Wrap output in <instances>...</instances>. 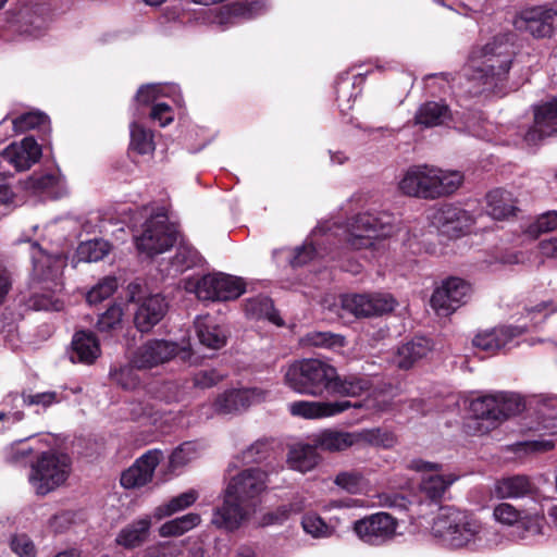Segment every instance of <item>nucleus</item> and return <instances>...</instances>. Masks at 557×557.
Returning <instances> with one entry per match:
<instances>
[{
  "label": "nucleus",
  "mask_w": 557,
  "mask_h": 557,
  "mask_svg": "<svg viewBox=\"0 0 557 557\" xmlns=\"http://www.w3.org/2000/svg\"><path fill=\"white\" fill-rule=\"evenodd\" d=\"M432 534L450 548L483 550L496 547L502 534L480 519L455 507H442L432 524Z\"/></svg>",
  "instance_id": "f257e3e1"
},
{
  "label": "nucleus",
  "mask_w": 557,
  "mask_h": 557,
  "mask_svg": "<svg viewBox=\"0 0 557 557\" xmlns=\"http://www.w3.org/2000/svg\"><path fill=\"white\" fill-rule=\"evenodd\" d=\"M512 58L513 48L508 35L496 36L479 52H473L463 70L471 85L468 91L472 95L484 91L502 94Z\"/></svg>",
  "instance_id": "f03ea898"
},
{
  "label": "nucleus",
  "mask_w": 557,
  "mask_h": 557,
  "mask_svg": "<svg viewBox=\"0 0 557 557\" xmlns=\"http://www.w3.org/2000/svg\"><path fill=\"white\" fill-rule=\"evenodd\" d=\"M395 218L386 211H367L351 216L345 225L336 223H322L324 234H319L315 245L320 244V237H325L322 244L333 237H339L345 247L350 250H375L381 239L391 236L394 232Z\"/></svg>",
  "instance_id": "7ed1b4c3"
},
{
  "label": "nucleus",
  "mask_w": 557,
  "mask_h": 557,
  "mask_svg": "<svg viewBox=\"0 0 557 557\" xmlns=\"http://www.w3.org/2000/svg\"><path fill=\"white\" fill-rule=\"evenodd\" d=\"M30 258L33 283L42 293L35 292L28 300V306L35 310H61L63 302L57 295L63 288L62 273L66 259L61 253H47L37 243L32 244Z\"/></svg>",
  "instance_id": "20e7f679"
},
{
  "label": "nucleus",
  "mask_w": 557,
  "mask_h": 557,
  "mask_svg": "<svg viewBox=\"0 0 557 557\" xmlns=\"http://www.w3.org/2000/svg\"><path fill=\"white\" fill-rule=\"evenodd\" d=\"M459 171H445L432 165L410 166L398 182L399 190L409 197L436 199L455 193L462 184Z\"/></svg>",
  "instance_id": "39448f33"
},
{
  "label": "nucleus",
  "mask_w": 557,
  "mask_h": 557,
  "mask_svg": "<svg viewBox=\"0 0 557 557\" xmlns=\"http://www.w3.org/2000/svg\"><path fill=\"white\" fill-rule=\"evenodd\" d=\"M335 368L320 359H301L284 370V384L292 391L313 397L329 393Z\"/></svg>",
  "instance_id": "423d86ee"
},
{
  "label": "nucleus",
  "mask_w": 557,
  "mask_h": 557,
  "mask_svg": "<svg viewBox=\"0 0 557 557\" xmlns=\"http://www.w3.org/2000/svg\"><path fill=\"white\" fill-rule=\"evenodd\" d=\"M524 405L518 394L497 392L473 399L470 411L478 432L487 433L508 417L519 413Z\"/></svg>",
  "instance_id": "0eeeda50"
},
{
  "label": "nucleus",
  "mask_w": 557,
  "mask_h": 557,
  "mask_svg": "<svg viewBox=\"0 0 557 557\" xmlns=\"http://www.w3.org/2000/svg\"><path fill=\"white\" fill-rule=\"evenodd\" d=\"M71 472V459L66 454L42 453L32 465L29 482L39 495H46L62 485Z\"/></svg>",
  "instance_id": "6e6552de"
},
{
  "label": "nucleus",
  "mask_w": 557,
  "mask_h": 557,
  "mask_svg": "<svg viewBox=\"0 0 557 557\" xmlns=\"http://www.w3.org/2000/svg\"><path fill=\"white\" fill-rule=\"evenodd\" d=\"M493 518L503 525L515 528L520 540L543 534L545 525L543 505L518 509L509 503H499L493 509Z\"/></svg>",
  "instance_id": "1a4fd4ad"
},
{
  "label": "nucleus",
  "mask_w": 557,
  "mask_h": 557,
  "mask_svg": "<svg viewBox=\"0 0 557 557\" xmlns=\"http://www.w3.org/2000/svg\"><path fill=\"white\" fill-rule=\"evenodd\" d=\"M175 242V228L163 213L150 216L144 223L141 234L135 237L138 251L149 257L166 251Z\"/></svg>",
  "instance_id": "9d476101"
},
{
  "label": "nucleus",
  "mask_w": 557,
  "mask_h": 557,
  "mask_svg": "<svg viewBox=\"0 0 557 557\" xmlns=\"http://www.w3.org/2000/svg\"><path fill=\"white\" fill-rule=\"evenodd\" d=\"M190 355L189 344L180 346L171 341L149 339L134 351L131 362L137 370H149L169 362L176 356L187 360Z\"/></svg>",
  "instance_id": "9b49d317"
},
{
  "label": "nucleus",
  "mask_w": 557,
  "mask_h": 557,
  "mask_svg": "<svg viewBox=\"0 0 557 557\" xmlns=\"http://www.w3.org/2000/svg\"><path fill=\"white\" fill-rule=\"evenodd\" d=\"M397 519L383 511L366 516L352 524L356 536L371 546H382L393 541L397 535Z\"/></svg>",
  "instance_id": "f8f14e48"
},
{
  "label": "nucleus",
  "mask_w": 557,
  "mask_h": 557,
  "mask_svg": "<svg viewBox=\"0 0 557 557\" xmlns=\"http://www.w3.org/2000/svg\"><path fill=\"white\" fill-rule=\"evenodd\" d=\"M128 288L131 293L129 301L137 306L134 313V324L139 332H149L164 318L169 304L161 294L137 295L140 289L138 284H131Z\"/></svg>",
  "instance_id": "ddd939ff"
},
{
  "label": "nucleus",
  "mask_w": 557,
  "mask_h": 557,
  "mask_svg": "<svg viewBox=\"0 0 557 557\" xmlns=\"http://www.w3.org/2000/svg\"><path fill=\"white\" fill-rule=\"evenodd\" d=\"M199 299L213 301H227L238 298L245 292L242 278L226 274L205 275L194 287Z\"/></svg>",
  "instance_id": "4468645a"
},
{
  "label": "nucleus",
  "mask_w": 557,
  "mask_h": 557,
  "mask_svg": "<svg viewBox=\"0 0 557 557\" xmlns=\"http://www.w3.org/2000/svg\"><path fill=\"white\" fill-rule=\"evenodd\" d=\"M396 300L391 294H348L341 298L343 310L356 318H369L391 312Z\"/></svg>",
  "instance_id": "2eb2a0df"
},
{
  "label": "nucleus",
  "mask_w": 557,
  "mask_h": 557,
  "mask_svg": "<svg viewBox=\"0 0 557 557\" xmlns=\"http://www.w3.org/2000/svg\"><path fill=\"white\" fill-rule=\"evenodd\" d=\"M471 293L469 283L459 277H449L437 287L431 306L440 315H448L466 304Z\"/></svg>",
  "instance_id": "dca6fc26"
},
{
  "label": "nucleus",
  "mask_w": 557,
  "mask_h": 557,
  "mask_svg": "<svg viewBox=\"0 0 557 557\" xmlns=\"http://www.w3.org/2000/svg\"><path fill=\"white\" fill-rule=\"evenodd\" d=\"M408 467L421 473L420 490L432 500H440L457 480V476L451 473L443 474L440 463L413 459Z\"/></svg>",
  "instance_id": "f3484780"
},
{
  "label": "nucleus",
  "mask_w": 557,
  "mask_h": 557,
  "mask_svg": "<svg viewBox=\"0 0 557 557\" xmlns=\"http://www.w3.org/2000/svg\"><path fill=\"white\" fill-rule=\"evenodd\" d=\"M432 224L444 235L456 238L468 234L474 225L473 215L454 205H443L431 216Z\"/></svg>",
  "instance_id": "a211bd4d"
},
{
  "label": "nucleus",
  "mask_w": 557,
  "mask_h": 557,
  "mask_svg": "<svg viewBox=\"0 0 557 557\" xmlns=\"http://www.w3.org/2000/svg\"><path fill=\"white\" fill-rule=\"evenodd\" d=\"M268 474L259 468H249L232 476L226 485V491L237 497L242 503L252 507L267 488Z\"/></svg>",
  "instance_id": "6ab92c4d"
},
{
  "label": "nucleus",
  "mask_w": 557,
  "mask_h": 557,
  "mask_svg": "<svg viewBox=\"0 0 557 557\" xmlns=\"http://www.w3.org/2000/svg\"><path fill=\"white\" fill-rule=\"evenodd\" d=\"M515 25L533 37H552L557 33V11L546 7H535L521 12Z\"/></svg>",
  "instance_id": "aec40b11"
},
{
  "label": "nucleus",
  "mask_w": 557,
  "mask_h": 557,
  "mask_svg": "<svg viewBox=\"0 0 557 557\" xmlns=\"http://www.w3.org/2000/svg\"><path fill=\"white\" fill-rule=\"evenodd\" d=\"M267 10L264 1H252L247 3H232L209 10L210 22L216 25L221 30L236 25L242 21L251 20L262 14Z\"/></svg>",
  "instance_id": "412c9836"
},
{
  "label": "nucleus",
  "mask_w": 557,
  "mask_h": 557,
  "mask_svg": "<svg viewBox=\"0 0 557 557\" xmlns=\"http://www.w3.org/2000/svg\"><path fill=\"white\" fill-rule=\"evenodd\" d=\"M379 431L345 432L334 429H325L311 436L318 449L325 451H343L358 444L360 441L374 442L375 433Z\"/></svg>",
  "instance_id": "4be33fe9"
},
{
  "label": "nucleus",
  "mask_w": 557,
  "mask_h": 557,
  "mask_svg": "<svg viewBox=\"0 0 557 557\" xmlns=\"http://www.w3.org/2000/svg\"><path fill=\"white\" fill-rule=\"evenodd\" d=\"M268 394V391L259 387L226 391L213 403L214 412L228 414L245 410L253 404L263 401Z\"/></svg>",
  "instance_id": "5701e85b"
},
{
  "label": "nucleus",
  "mask_w": 557,
  "mask_h": 557,
  "mask_svg": "<svg viewBox=\"0 0 557 557\" xmlns=\"http://www.w3.org/2000/svg\"><path fill=\"white\" fill-rule=\"evenodd\" d=\"M162 459V451L151 449L138 458L133 466L121 475V484L125 488H138L148 484L157 466Z\"/></svg>",
  "instance_id": "b1692460"
},
{
  "label": "nucleus",
  "mask_w": 557,
  "mask_h": 557,
  "mask_svg": "<svg viewBox=\"0 0 557 557\" xmlns=\"http://www.w3.org/2000/svg\"><path fill=\"white\" fill-rule=\"evenodd\" d=\"M361 407L360 403H351L349 400L341 401H311V400H297L288 405V410L292 416L300 417L304 419H321L336 416L349 408Z\"/></svg>",
  "instance_id": "393cba45"
},
{
  "label": "nucleus",
  "mask_w": 557,
  "mask_h": 557,
  "mask_svg": "<svg viewBox=\"0 0 557 557\" xmlns=\"http://www.w3.org/2000/svg\"><path fill=\"white\" fill-rule=\"evenodd\" d=\"M251 507L224 491L223 504L213 511L212 523L227 531H234L248 518Z\"/></svg>",
  "instance_id": "a878e982"
},
{
  "label": "nucleus",
  "mask_w": 557,
  "mask_h": 557,
  "mask_svg": "<svg viewBox=\"0 0 557 557\" xmlns=\"http://www.w3.org/2000/svg\"><path fill=\"white\" fill-rule=\"evenodd\" d=\"M557 134V97L537 106L534 111V125L524 135L529 145Z\"/></svg>",
  "instance_id": "bb28decb"
},
{
  "label": "nucleus",
  "mask_w": 557,
  "mask_h": 557,
  "mask_svg": "<svg viewBox=\"0 0 557 557\" xmlns=\"http://www.w3.org/2000/svg\"><path fill=\"white\" fill-rule=\"evenodd\" d=\"M525 331L522 326H500L481 332L473 338V345L488 354H495L500 349L510 347L516 337Z\"/></svg>",
  "instance_id": "cd10ccee"
},
{
  "label": "nucleus",
  "mask_w": 557,
  "mask_h": 557,
  "mask_svg": "<svg viewBox=\"0 0 557 557\" xmlns=\"http://www.w3.org/2000/svg\"><path fill=\"white\" fill-rule=\"evenodd\" d=\"M1 154L15 170L24 171L40 159L41 148L33 137H25L8 146Z\"/></svg>",
  "instance_id": "c85d7f7f"
},
{
  "label": "nucleus",
  "mask_w": 557,
  "mask_h": 557,
  "mask_svg": "<svg viewBox=\"0 0 557 557\" xmlns=\"http://www.w3.org/2000/svg\"><path fill=\"white\" fill-rule=\"evenodd\" d=\"M495 495L500 499L532 497L534 506L541 505L535 495L534 486L525 475H512L499 479L494 486Z\"/></svg>",
  "instance_id": "c756f323"
},
{
  "label": "nucleus",
  "mask_w": 557,
  "mask_h": 557,
  "mask_svg": "<svg viewBox=\"0 0 557 557\" xmlns=\"http://www.w3.org/2000/svg\"><path fill=\"white\" fill-rule=\"evenodd\" d=\"M195 329L200 344L207 348L220 349L226 344V331L209 314L197 317Z\"/></svg>",
  "instance_id": "7c9ffc66"
},
{
  "label": "nucleus",
  "mask_w": 557,
  "mask_h": 557,
  "mask_svg": "<svg viewBox=\"0 0 557 557\" xmlns=\"http://www.w3.org/2000/svg\"><path fill=\"white\" fill-rule=\"evenodd\" d=\"M450 121H453V113L443 101H426L414 114V124L423 127L447 125Z\"/></svg>",
  "instance_id": "2f4dec72"
},
{
  "label": "nucleus",
  "mask_w": 557,
  "mask_h": 557,
  "mask_svg": "<svg viewBox=\"0 0 557 557\" xmlns=\"http://www.w3.org/2000/svg\"><path fill=\"white\" fill-rule=\"evenodd\" d=\"M314 443H296L289 447L286 462L293 470L306 473L320 462V455Z\"/></svg>",
  "instance_id": "473e14b6"
},
{
  "label": "nucleus",
  "mask_w": 557,
  "mask_h": 557,
  "mask_svg": "<svg viewBox=\"0 0 557 557\" xmlns=\"http://www.w3.org/2000/svg\"><path fill=\"white\" fill-rule=\"evenodd\" d=\"M432 349L431 341L425 337H416L397 348L394 363L399 369H409L417 361L424 358Z\"/></svg>",
  "instance_id": "72a5a7b5"
},
{
  "label": "nucleus",
  "mask_w": 557,
  "mask_h": 557,
  "mask_svg": "<svg viewBox=\"0 0 557 557\" xmlns=\"http://www.w3.org/2000/svg\"><path fill=\"white\" fill-rule=\"evenodd\" d=\"M100 345L91 332H76L72 341L71 360L86 364L92 363L100 356Z\"/></svg>",
  "instance_id": "f704fd0d"
},
{
  "label": "nucleus",
  "mask_w": 557,
  "mask_h": 557,
  "mask_svg": "<svg viewBox=\"0 0 557 557\" xmlns=\"http://www.w3.org/2000/svg\"><path fill=\"white\" fill-rule=\"evenodd\" d=\"M151 523V517L144 516L125 525L116 535V544L128 549L140 546L149 535Z\"/></svg>",
  "instance_id": "c9c22d12"
},
{
  "label": "nucleus",
  "mask_w": 557,
  "mask_h": 557,
  "mask_svg": "<svg viewBox=\"0 0 557 557\" xmlns=\"http://www.w3.org/2000/svg\"><path fill=\"white\" fill-rule=\"evenodd\" d=\"M371 385L370 379L366 375L339 376L335 370V379L332 381L329 393L355 397L369 391Z\"/></svg>",
  "instance_id": "e433bc0d"
},
{
  "label": "nucleus",
  "mask_w": 557,
  "mask_h": 557,
  "mask_svg": "<svg viewBox=\"0 0 557 557\" xmlns=\"http://www.w3.org/2000/svg\"><path fill=\"white\" fill-rule=\"evenodd\" d=\"M487 211L496 220H503L513 215L517 207L512 194L508 190L496 188L486 195Z\"/></svg>",
  "instance_id": "4c0bfd02"
},
{
  "label": "nucleus",
  "mask_w": 557,
  "mask_h": 557,
  "mask_svg": "<svg viewBox=\"0 0 557 557\" xmlns=\"http://www.w3.org/2000/svg\"><path fill=\"white\" fill-rule=\"evenodd\" d=\"M162 96L172 98L173 102L180 107L183 103L181 90L174 84H150L143 86L136 94V100L143 104H149Z\"/></svg>",
  "instance_id": "58836bf2"
},
{
  "label": "nucleus",
  "mask_w": 557,
  "mask_h": 557,
  "mask_svg": "<svg viewBox=\"0 0 557 557\" xmlns=\"http://www.w3.org/2000/svg\"><path fill=\"white\" fill-rule=\"evenodd\" d=\"M245 313L251 319H267L276 325H282L283 321L273 307L272 300L267 296H257L247 299L245 302Z\"/></svg>",
  "instance_id": "ea45409f"
},
{
  "label": "nucleus",
  "mask_w": 557,
  "mask_h": 557,
  "mask_svg": "<svg viewBox=\"0 0 557 557\" xmlns=\"http://www.w3.org/2000/svg\"><path fill=\"white\" fill-rule=\"evenodd\" d=\"M125 410L128 418L134 421H143L156 424L160 419V411L147 397L136 398L126 404Z\"/></svg>",
  "instance_id": "a19ab883"
},
{
  "label": "nucleus",
  "mask_w": 557,
  "mask_h": 557,
  "mask_svg": "<svg viewBox=\"0 0 557 557\" xmlns=\"http://www.w3.org/2000/svg\"><path fill=\"white\" fill-rule=\"evenodd\" d=\"M197 499L198 492L195 490H189L171 498L168 503H164L156 507L152 512V517L156 520H161L165 517H170L178 511H182L190 507Z\"/></svg>",
  "instance_id": "79ce46f5"
},
{
  "label": "nucleus",
  "mask_w": 557,
  "mask_h": 557,
  "mask_svg": "<svg viewBox=\"0 0 557 557\" xmlns=\"http://www.w3.org/2000/svg\"><path fill=\"white\" fill-rule=\"evenodd\" d=\"M200 262L198 251L190 245L181 244L171 259L169 274L177 275Z\"/></svg>",
  "instance_id": "37998d69"
},
{
  "label": "nucleus",
  "mask_w": 557,
  "mask_h": 557,
  "mask_svg": "<svg viewBox=\"0 0 557 557\" xmlns=\"http://www.w3.org/2000/svg\"><path fill=\"white\" fill-rule=\"evenodd\" d=\"M200 521L201 518L198 513L189 512L163 523L159 529V534L162 537L181 536L196 528Z\"/></svg>",
  "instance_id": "c03bdc74"
},
{
  "label": "nucleus",
  "mask_w": 557,
  "mask_h": 557,
  "mask_svg": "<svg viewBox=\"0 0 557 557\" xmlns=\"http://www.w3.org/2000/svg\"><path fill=\"white\" fill-rule=\"evenodd\" d=\"M302 347L336 349L345 346L344 336L331 332L311 331L300 338Z\"/></svg>",
  "instance_id": "a18cd8bd"
},
{
  "label": "nucleus",
  "mask_w": 557,
  "mask_h": 557,
  "mask_svg": "<svg viewBox=\"0 0 557 557\" xmlns=\"http://www.w3.org/2000/svg\"><path fill=\"white\" fill-rule=\"evenodd\" d=\"M325 228L324 226H317L312 233L310 234L309 238L306 240L304 246L297 247L294 251V256L290 259L292 267H300L306 264L307 262L311 261L314 257L320 256L324 257L325 253L322 251V249H317L314 247V242L317 240V237L319 234H324Z\"/></svg>",
  "instance_id": "49530a36"
},
{
  "label": "nucleus",
  "mask_w": 557,
  "mask_h": 557,
  "mask_svg": "<svg viewBox=\"0 0 557 557\" xmlns=\"http://www.w3.org/2000/svg\"><path fill=\"white\" fill-rule=\"evenodd\" d=\"M17 22L21 23V33L32 37L41 36L47 27V20L29 8L18 12Z\"/></svg>",
  "instance_id": "de8ad7c7"
},
{
  "label": "nucleus",
  "mask_w": 557,
  "mask_h": 557,
  "mask_svg": "<svg viewBox=\"0 0 557 557\" xmlns=\"http://www.w3.org/2000/svg\"><path fill=\"white\" fill-rule=\"evenodd\" d=\"M203 447L200 443L189 441L176 447L170 456V468L175 470L200 457Z\"/></svg>",
  "instance_id": "09e8293b"
},
{
  "label": "nucleus",
  "mask_w": 557,
  "mask_h": 557,
  "mask_svg": "<svg viewBox=\"0 0 557 557\" xmlns=\"http://www.w3.org/2000/svg\"><path fill=\"white\" fill-rule=\"evenodd\" d=\"M110 251V244L103 239H94L82 243L76 251L79 262H97L102 260Z\"/></svg>",
  "instance_id": "8fccbe9b"
},
{
  "label": "nucleus",
  "mask_w": 557,
  "mask_h": 557,
  "mask_svg": "<svg viewBox=\"0 0 557 557\" xmlns=\"http://www.w3.org/2000/svg\"><path fill=\"white\" fill-rule=\"evenodd\" d=\"M131 147L140 154L151 153L154 150L152 132L133 122L131 124Z\"/></svg>",
  "instance_id": "3c124183"
},
{
  "label": "nucleus",
  "mask_w": 557,
  "mask_h": 557,
  "mask_svg": "<svg viewBox=\"0 0 557 557\" xmlns=\"http://www.w3.org/2000/svg\"><path fill=\"white\" fill-rule=\"evenodd\" d=\"M13 128L16 133H23L33 128H41L44 132L50 131L49 119L41 112H27L12 120Z\"/></svg>",
  "instance_id": "603ef678"
},
{
  "label": "nucleus",
  "mask_w": 557,
  "mask_h": 557,
  "mask_svg": "<svg viewBox=\"0 0 557 557\" xmlns=\"http://www.w3.org/2000/svg\"><path fill=\"white\" fill-rule=\"evenodd\" d=\"M334 484L350 494H360L367 486V481L361 472L351 470L339 472Z\"/></svg>",
  "instance_id": "864d4df0"
},
{
  "label": "nucleus",
  "mask_w": 557,
  "mask_h": 557,
  "mask_svg": "<svg viewBox=\"0 0 557 557\" xmlns=\"http://www.w3.org/2000/svg\"><path fill=\"white\" fill-rule=\"evenodd\" d=\"M123 309L120 305L110 306L98 318L96 327L100 333H111L121 329L123 321Z\"/></svg>",
  "instance_id": "5fc2aeb1"
},
{
  "label": "nucleus",
  "mask_w": 557,
  "mask_h": 557,
  "mask_svg": "<svg viewBox=\"0 0 557 557\" xmlns=\"http://www.w3.org/2000/svg\"><path fill=\"white\" fill-rule=\"evenodd\" d=\"M305 508L302 499L295 500L290 504L278 506L273 511L268 512L263 517L264 524H283L292 515L299 513Z\"/></svg>",
  "instance_id": "6e6d98bb"
},
{
  "label": "nucleus",
  "mask_w": 557,
  "mask_h": 557,
  "mask_svg": "<svg viewBox=\"0 0 557 557\" xmlns=\"http://www.w3.org/2000/svg\"><path fill=\"white\" fill-rule=\"evenodd\" d=\"M187 387L184 383L178 381L163 382L158 391L157 398L168 404L178 403L185 399L187 394Z\"/></svg>",
  "instance_id": "4d7b16f0"
},
{
  "label": "nucleus",
  "mask_w": 557,
  "mask_h": 557,
  "mask_svg": "<svg viewBox=\"0 0 557 557\" xmlns=\"http://www.w3.org/2000/svg\"><path fill=\"white\" fill-rule=\"evenodd\" d=\"M116 287V278L104 277L87 293L86 299L90 305H96L109 298L115 292Z\"/></svg>",
  "instance_id": "13d9d810"
},
{
  "label": "nucleus",
  "mask_w": 557,
  "mask_h": 557,
  "mask_svg": "<svg viewBox=\"0 0 557 557\" xmlns=\"http://www.w3.org/2000/svg\"><path fill=\"white\" fill-rule=\"evenodd\" d=\"M301 525L306 533L317 539L327 537L332 534V528L329 527L324 520L317 515L304 516Z\"/></svg>",
  "instance_id": "bf43d9fd"
},
{
  "label": "nucleus",
  "mask_w": 557,
  "mask_h": 557,
  "mask_svg": "<svg viewBox=\"0 0 557 557\" xmlns=\"http://www.w3.org/2000/svg\"><path fill=\"white\" fill-rule=\"evenodd\" d=\"M10 548L18 557H36L37 554L34 542L24 533L11 536Z\"/></svg>",
  "instance_id": "052dcab7"
},
{
  "label": "nucleus",
  "mask_w": 557,
  "mask_h": 557,
  "mask_svg": "<svg viewBox=\"0 0 557 557\" xmlns=\"http://www.w3.org/2000/svg\"><path fill=\"white\" fill-rule=\"evenodd\" d=\"M225 374L216 369H203L196 372L193 376V384L197 388L206 389L216 385L224 379Z\"/></svg>",
  "instance_id": "680f3d73"
},
{
  "label": "nucleus",
  "mask_w": 557,
  "mask_h": 557,
  "mask_svg": "<svg viewBox=\"0 0 557 557\" xmlns=\"http://www.w3.org/2000/svg\"><path fill=\"white\" fill-rule=\"evenodd\" d=\"M557 228V211H548L541 214L534 223L529 226V233L537 236L541 233L552 232Z\"/></svg>",
  "instance_id": "e2e57ef3"
},
{
  "label": "nucleus",
  "mask_w": 557,
  "mask_h": 557,
  "mask_svg": "<svg viewBox=\"0 0 557 557\" xmlns=\"http://www.w3.org/2000/svg\"><path fill=\"white\" fill-rule=\"evenodd\" d=\"M23 404L26 406H38L47 408L59 401V395L55 392H44L37 394H22Z\"/></svg>",
  "instance_id": "0e129e2a"
},
{
  "label": "nucleus",
  "mask_w": 557,
  "mask_h": 557,
  "mask_svg": "<svg viewBox=\"0 0 557 557\" xmlns=\"http://www.w3.org/2000/svg\"><path fill=\"white\" fill-rule=\"evenodd\" d=\"M74 521L72 511H60L53 515L48 521V530L53 534L65 532Z\"/></svg>",
  "instance_id": "69168bd1"
},
{
  "label": "nucleus",
  "mask_w": 557,
  "mask_h": 557,
  "mask_svg": "<svg viewBox=\"0 0 557 557\" xmlns=\"http://www.w3.org/2000/svg\"><path fill=\"white\" fill-rule=\"evenodd\" d=\"M135 367H123L119 371L112 373L113 380L125 389H133L139 384V377L134 372Z\"/></svg>",
  "instance_id": "338daca9"
},
{
  "label": "nucleus",
  "mask_w": 557,
  "mask_h": 557,
  "mask_svg": "<svg viewBox=\"0 0 557 557\" xmlns=\"http://www.w3.org/2000/svg\"><path fill=\"white\" fill-rule=\"evenodd\" d=\"M150 116L152 120L159 122L161 127H165L174 120L172 108L165 102H156L152 107Z\"/></svg>",
  "instance_id": "774afa93"
}]
</instances>
